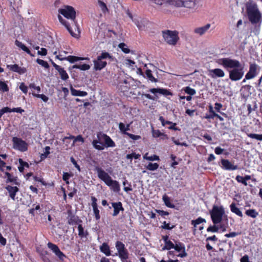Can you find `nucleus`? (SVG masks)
Instances as JSON below:
<instances>
[{
  "mask_svg": "<svg viewBox=\"0 0 262 262\" xmlns=\"http://www.w3.org/2000/svg\"><path fill=\"white\" fill-rule=\"evenodd\" d=\"M58 12L62 14L66 18L69 19L71 21V24L64 20L60 15H58V18L59 21L67 29L71 35L74 37H76V34L72 31L70 25L77 26L76 21V12L74 9L70 6H65L63 8L59 9Z\"/></svg>",
  "mask_w": 262,
  "mask_h": 262,
  "instance_id": "f257e3e1",
  "label": "nucleus"
},
{
  "mask_svg": "<svg viewBox=\"0 0 262 262\" xmlns=\"http://www.w3.org/2000/svg\"><path fill=\"white\" fill-rule=\"evenodd\" d=\"M246 13L249 21L255 27L259 28L262 23V14L256 4L246 5Z\"/></svg>",
  "mask_w": 262,
  "mask_h": 262,
  "instance_id": "f03ea898",
  "label": "nucleus"
},
{
  "mask_svg": "<svg viewBox=\"0 0 262 262\" xmlns=\"http://www.w3.org/2000/svg\"><path fill=\"white\" fill-rule=\"evenodd\" d=\"M209 214L213 224H222L223 223L227 225L228 227V219L225 214V210L223 206L213 205L212 209L209 211Z\"/></svg>",
  "mask_w": 262,
  "mask_h": 262,
  "instance_id": "7ed1b4c3",
  "label": "nucleus"
},
{
  "mask_svg": "<svg viewBox=\"0 0 262 262\" xmlns=\"http://www.w3.org/2000/svg\"><path fill=\"white\" fill-rule=\"evenodd\" d=\"M108 59L110 61H113L114 58L106 52H102L101 54L97 57V59L93 61L94 62V70L95 71H100L105 68L107 64L106 61L104 60Z\"/></svg>",
  "mask_w": 262,
  "mask_h": 262,
  "instance_id": "20e7f679",
  "label": "nucleus"
},
{
  "mask_svg": "<svg viewBox=\"0 0 262 262\" xmlns=\"http://www.w3.org/2000/svg\"><path fill=\"white\" fill-rule=\"evenodd\" d=\"M179 33L177 31L169 30L162 31V35L164 40L169 45H175L178 42L179 37Z\"/></svg>",
  "mask_w": 262,
  "mask_h": 262,
  "instance_id": "39448f33",
  "label": "nucleus"
},
{
  "mask_svg": "<svg viewBox=\"0 0 262 262\" xmlns=\"http://www.w3.org/2000/svg\"><path fill=\"white\" fill-rule=\"evenodd\" d=\"M13 146L15 149L24 152L28 149L27 143L21 139L17 137H13L12 139Z\"/></svg>",
  "mask_w": 262,
  "mask_h": 262,
  "instance_id": "423d86ee",
  "label": "nucleus"
},
{
  "mask_svg": "<svg viewBox=\"0 0 262 262\" xmlns=\"http://www.w3.org/2000/svg\"><path fill=\"white\" fill-rule=\"evenodd\" d=\"M244 68L230 69V80L238 81L242 78L244 74Z\"/></svg>",
  "mask_w": 262,
  "mask_h": 262,
  "instance_id": "0eeeda50",
  "label": "nucleus"
},
{
  "mask_svg": "<svg viewBox=\"0 0 262 262\" xmlns=\"http://www.w3.org/2000/svg\"><path fill=\"white\" fill-rule=\"evenodd\" d=\"M228 227L227 225L222 223L220 224H213V225H210L207 229V232H210L212 233L224 232L226 230Z\"/></svg>",
  "mask_w": 262,
  "mask_h": 262,
  "instance_id": "6e6552de",
  "label": "nucleus"
},
{
  "mask_svg": "<svg viewBox=\"0 0 262 262\" xmlns=\"http://www.w3.org/2000/svg\"><path fill=\"white\" fill-rule=\"evenodd\" d=\"M95 170L97 171L98 178L103 181L105 184L112 179L110 175L101 168L97 166L95 167Z\"/></svg>",
  "mask_w": 262,
  "mask_h": 262,
  "instance_id": "1a4fd4ad",
  "label": "nucleus"
},
{
  "mask_svg": "<svg viewBox=\"0 0 262 262\" xmlns=\"http://www.w3.org/2000/svg\"><path fill=\"white\" fill-rule=\"evenodd\" d=\"M258 66L255 63H250L249 71L246 74V79H251L254 78L257 75Z\"/></svg>",
  "mask_w": 262,
  "mask_h": 262,
  "instance_id": "9d476101",
  "label": "nucleus"
},
{
  "mask_svg": "<svg viewBox=\"0 0 262 262\" xmlns=\"http://www.w3.org/2000/svg\"><path fill=\"white\" fill-rule=\"evenodd\" d=\"M173 249H174L175 250L178 252L182 251L181 253L178 255V256L179 257H185L187 255L185 251V247L184 245L180 242L175 241V244L174 245Z\"/></svg>",
  "mask_w": 262,
  "mask_h": 262,
  "instance_id": "9b49d317",
  "label": "nucleus"
},
{
  "mask_svg": "<svg viewBox=\"0 0 262 262\" xmlns=\"http://www.w3.org/2000/svg\"><path fill=\"white\" fill-rule=\"evenodd\" d=\"M91 200L92 202V206L93 207V210L96 220H99L100 219V215L99 214V210L98 208V205L97 204V200L95 196H92Z\"/></svg>",
  "mask_w": 262,
  "mask_h": 262,
  "instance_id": "f8f14e48",
  "label": "nucleus"
},
{
  "mask_svg": "<svg viewBox=\"0 0 262 262\" xmlns=\"http://www.w3.org/2000/svg\"><path fill=\"white\" fill-rule=\"evenodd\" d=\"M7 67L8 69H9L10 70L17 72L19 73V74H23L25 73L27 71L26 68H21L18 66V65L15 64H8L7 66Z\"/></svg>",
  "mask_w": 262,
  "mask_h": 262,
  "instance_id": "ddd939ff",
  "label": "nucleus"
},
{
  "mask_svg": "<svg viewBox=\"0 0 262 262\" xmlns=\"http://www.w3.org/2000/svg\"><path fill=\"white\" fill-rule=\"evenodd\" d=\"M115 192L118 193L120 191V186L119 182L116 180H111L106 184Z\"/></svg>",
  "mask_w": 262,
  "mask_h": 262,
  "instance_id": "4468645a",
  "label": "nucleus"
},
{
  "mask_svg": "<svg viewBox=\"0 0 262 262\" xmlns=\"http://www.w3.org/2000/svg\"><path fill=\"white\" fill-rule=\"evenodd\" d=\"M149 91L153 94L159 93L164 96L172 95V94L169 90L161 88L150 89Z\"/></svg>",
  "mask_w": 262,
  "mask_h": 262,
  "instance_id": "2eb2a0df",
  "label": "nucleus"
},
{
  "mask_svg": "<svg viewBox=\"0 0 262 262\" xmlns=\"http://www.w3.org/2000/svg\"><path fill=\"white\" fill-rule=\"evenodd\" d=\"M112 206L114 208V212L113 213V216H117L120 210L123 211L124 208L122 207V204L121 202H113L112 203Z\"/></svg>",
  "mask_w": 262,
  "mask_h": 262,
  "instance_id": "dca6fc26",
  "label": "nucleus"
},
{
  "mask_svg": "<svg viewBox=\"0 0 262 262\" xmlns=\"http://www.w3.org/2000/svg\"><path fill=\"white\" fill-rule=\"evenodd\" d=\"M209 75L213 78L216 77H223L224 76V72L220 69H215L209 71Z\"/></svg>",
  "mask_w": 262,
  "mask_h": 262,
  "instance_id": "f3484780",
  "label": "nucleus"
},
{
  "mask_svg": "<svg viewBox=\"0 0 262 262\" xmlns=\"http://www.w3.org/2000/svg\"><path fill=\"white\" fill-rule=\"evenodd\" d=\"M68 213V222L70 225H73L74 224L77 223L78 221V217L75 216L72 212L71 210H68L67 211Z\"/></svg>",
  "mask_w": 262,
  "mask_h": 262,
  "instance_id": "a211bd4d",
  "label": "nucleus"
},
{
  "mask_svg": "<svg viewBox=\"0 0 262 262\" xmlns=\"http://www.w3.org/2000/svg\"><path fill=\"white\" fill-rule=\"evenodd\" d=\"M6 189L9 192L10 197L14 200L15 199L16 192L19 190L18 187L16 186L8 185L6 187Z\"/></svg>",
  "mask_w": 262,
  "mask_h": 262,
  "instance_id": "6ab92c4d",
  "label": "nucleus"
},
{
  "mask_svg": "<svg viewBox=\"0 0 262 262\" xmlns=\"http://www.w3.org/2000/svg\"><path fill=\"white\" fill-rule=\"evenodd\" d=\"M102 136L105 142V144H104L105 146L106 147H114L116 146L115 142L108 136L103 134Z\"/></svg>",
  "mask_w": 262,
  "mask_h": 262,
  "instance_id": "aec40b11",
  "label": "nucleus"
},
{
  "mask_svg": "<svg viewBox=\"0 0 262 262\" xmlns=\"http://www.w3.org/2000/svg\"><path fill=\"white\" fill-rule=\"evenodd\" d=\"M210 27V24H208L204 26L195 28L194 30V32L200 35H202L207 32Z\"/></svg>",
  "mask_w": 262,
  "mask_h": 262,
  "instance_id": "412c9836",
  "label": "nucleus"
},
{
  "mask_svg": "<svg viewBox=\"0 0 262 262\" xmlns=\"http://www.w3.org/2000/svg\"><path fill=\"white\" fill-rule=\"evenodd\" d=\"M235 179L238 183H241L244 186H246L248 185L247 181L251 180V177L250 175H246L244 177H243L238 175L236 177Z\"/></svg>",
  "mask_w": 262,
  "mask_h": 262,
  "instance_id": "4be33fe9",
  "label": "nucleus"
},
{
  "mask_svg": "<svg viewBox=\"0 0 262 262\" xmlns=\"http://www.w3.org/2000/svg\"><path fill=\"white\" fill-rule=\"evenodd\" d=\"M133 21L135 23L139 30H143L145 29V20L140 17H137L135 18V20H133Z\"/></svg>",
  "mask_w": 262,
  "mask_h": 262,
  "instance_id": "5701e85b",
  "label": "nucleus"
},
{
  "mask_svg": "<svg viewBox=\"0 0 262 262\" xmlns=\"http://www.w3.org/2000/svg\"><path fill=\"white\" fill-rule=\"evenodd\" d=\"M5 175L7 176V182H12L16 185H19L20 183L17 181V178L16 177H13L12 175L8 172H5Z\"/></svg>",
  "mask_w": 262,
  "mask_h": 262,
  "instance_id": "b1692460",
  "label": "nucleus"
},
{
  "mask_svg": "<svg viewBox=\"0 0 262 262\" xmlns=\"http://www.w3.org/2000/svg\"><path fill=\"white\" fill-rule=\"evenodd\" d=\"M100 251L105 254L106 256L111 255V251L110 247L106 243H103L100 247Z\"/></svg>",
  "mask_w": 262,
  "mask_h": 262,
  "instance_id": "393cba45",
  "label": "nucleus"
},
{
  "mask_svg": "<svg viewBox=\"0 0 262 262\" xmlns=\"http://www.w3.org/2000/svg\"><path fill=\"white\" fill-rule=\"evenodd\" d=\"M92 144L96 149L102 150L104 149L105 145L99 140H94Z\"/></svg>",
  "mask_w": 262,
  "mask_h": 262,
  "instance_id": "a878e982",
  "label": "nucleus"
},
{
  "mask_svg": "<svg viewBox=\"0 0 262 262\" xmlns=\"http://www.w3.org/2000/svg\"><path fill=\"white\" fill-rule=\"evenodd\" d=\"M244 68V65L237 60L230 59V69Z\"/></svg>",
  "mask_w": 262,
  "mask_h": 262,
  "instance_id": "bb28decb",
  "label": "nucleus"
},
{
  "mask_svg": "<svg viewBox=\"0 0 262 262\" xmlns=\"http://www.w3.org/2000/svg\"><path fill=\"white\" fill-rule=\"evenodd\" d=\"M71 94L75 96H85L88 95L87 92L80 91L74 89L72 86L70 88Z\"/></svg>",
  "mask_w": 262,
  "mask_h": 262,
  "instance_id": "cd10ccee",
  "label": "nucleus"
},
{
  "mask_svg": "<svg viewBox=\"0 0 262 262\" xmlns=\"http://www.w3.org/2000/svg\"><path fill=\"white\" fill-rule=\"evenodd\" d=\"M87 58H83V57H77L75 56H69L67 57H65L64 58H63L62 59H66V60H67L69 61L71 63H74L76 61H79V60H83L85 59H87Z\"/></svg>",
  "mask_w": 262,
  "mask_h": 262,
  "instance_id": "c85d7f7f",
  "label": "nucleus"
},
{
  "mask_svg": "<svg viewBox=\"0 0 262 262\" xmlns=\"http://www.w3.org/2000/svg\"><path fill=\"white\" fill-rule=\"evenodd\" d=\"M130 124L131 123L127 124L125 126L124 123L120 122L118 125L119 129L122 134L126 135V133H128L127 131L129 130Z\"/></svg>",
  "mask_w": 262,
  "mask_h": 262,
  "instance_id": "c756f323",
  "label": "nucleus"
},
{
  "mask_svg": "<svg viewBox=\"0 0 262 262\" xmlns=\"http://www.w3.org/2000/svg\"><path fill=\"white\" fill-rule=\"evenodd\" d=\"M166 3L177 7H183V1L182 0H166Z\"/></svg>",
  "mask_w": 262,
  "mask_h": 262,
  "instance_id": "7c9ffc66",
  "label": "nucleus"
},
{
  "mask_svg": "<svg viewBox=\"0 0 262 262\" xmlns=\"http://www.w3.org/2000/svg\"><path fill=\"white\" fill-rule=\"evenodd\" d=\"M162 200L167 207L171 208L175 207V205L171 203L170 198L166 194L163 195Z\"/></svg>",
  "mask_w": 262,
  "mask_h": 262,
  "instance_id": "2f4dec72",
  "label": "nucleus"
},
{
  "mask_svg": "<svg viewBox=\"0 0 262 262\" xmlns=\"http://www.w3.org/2000/svg\"><path fill=\"white\" fill-rule=\"evenodd\" d=\"M230 210L240 217L243 216L242 211L236 206L234 203H232L230 205Z\"/></svg>",
  "mask_w": 262,
  "mask_h": 262,
  "instance_id": "473e14b6",
  "label": "nucleus"
},
{
  "mask_svg": "<svg viewBox=\"0 0 262 262\" xmlns=\"http://www.w3.org/2000/svg\"><path fill=\"white\" fill-rule=\"evenodd\" d=\"M15 44L16 46H17L19 48H21L23 51H24L25 52L27 53L28 54H29L31 56H33L31 54L30 51L21 42H20L17 40H16L15 41Z\"/></svg>",
  "mask_w": 262,
  "mask_h": 262,
  "instance_id": "72a5a7b5",
  "label": "nucleus"
},
{
  "mask_svg": "<svg viewBox=\"0 0 262 262\" xmlns=\"http://www.w3.org/2000/svg\"><path fill=\"white\" fill-rule=\"evenodd\" d=\"M118 255L121 260H124L125 259H128L129 253L126 249L118 252Z\"/></svg>",
  "mask_w": 262,
  "mask_h": 262,
  "instance_id": "f704fd0d",
  "label": "nucleus"
},
{
  "mask_svg": "<svg viewBox=\"0 0 262 262\" xmlns=\"http://www.w3.org/2000/svg\"><path fill=\"white\" fill-rule=\"evenodd\" d=\"M202 223H206L205 219L202 218L201 217H198L197 219L194 220H192L191 222V225L194 226V231L196 230L195 228L198 225H199Z\"/></svg>",
  "mask_w": 262,
  "mask_h": 262,
  "instance_id": "c9c22d12",
  "label": "nucleus"
},
{
  "mask_svg": "<svg viewBox=\"0 0 262 262\" xmlns=\"http://www.w3.org/2000/svg\"><path fill=\"white\" fill-rule=\"evenodd\" d=\"M57 71L59 72L60 78L62 80H66L69 78V75L63 68L60 67Z\"/></svg>",
  "mask_w": 262,
  "mask_h": 262,
  "instance_id": "e433bc0d",
  "label": "nucleus"
},
{
  "mask_svg": "<svg viewBox=\"0 0 262 262\" xmlns=\"http://www.w3.org/2000/svg\"><path fill=\"white\" fill-rule=\"evenodd\" d=\"M78 235L81 237H86L88 234L86 231H84L82 225L79 224L78 226Z\"/></svg>",
  "mask_w": 262,
  "mask_h": 262,
  "instance_id": "4c0bfd02",
  "label": "nucleus"
},
{
  "mask_svg": "<svg viewBox=\"0 0 262 262\" xmlns=\"http://www.w3.org/2000/svg\"><path fill=\"white\" fill-rule=\"evenodd\" d=\"M48 247L52 251L53 253H55V254L56 255L59 252L60 250L58 247L53 243H48Z\"/></svg>",
  "mask_w": 262,
  "mask_h": 262,
  "instance_id": "58836bf2",
  "label": "nucleus"
},
{
  "mask_svg": "<svg viewBox=\"0 0 262 262\" xmlns=\"http://www.w3.org/2000/svg\"><path fill=\"white\" fill-rule=\"evenodd\" d=\"M245 213L247 216L252 218H255L258 215V212L253 209L247 210Z\"/></svg>",
  "mask_w": 262,
  "mask_h": 262,
  "instance_id": "ea45409f",
  "label": "nucleus"
},
{
  "mask_svg": "<svg viewBox=\"0 0 262 262\" xmlns=\"http://www.w3.org/2000/svg\"><path fill=\"white\" fill-rule=\"evenodd\" d=\"M72 69H78L82 71H85L90 69V66L87 64H75L72 66Z\"/></svg>",
  "mask_w": 262,
  "mask_h": 262,
  "instance_id": "a19ab883",
  "label": "nucleus"
},
{
  "mask_svg": "<svg viewBox=\"0 0 262 262\" xmlns=\"http://www.w3.org/2000/svg\"><path fill=\"white\" fill-rule=\"evenodd\" d=\"M152 135L153 137L157 138L160 137L161 136L165 137V139H168V137L167 135H165L163 133H162L159 130H155L154 129H152Z\"/></svg>",
  "mask_w": 262,
  "mask_h": 262,
  "instance_id": "79ce46f5",
  "label": "nucleus"
},
{
  "mask_svg": "<svg viewBox=\"0 0 262 262\" xmlns=\"http://www.w3.org/2000/svg\"><path fill=\"white\" fill-rule=\"evenodd\" d=\"M18 162L19 163V166H18V168L20 172L24 171L25 167H29L28 163L26 162H24L21 159H19Z\"/></svg>",
  "mask_w": 262,
  "mask_h": 262,
  "instance_id": "37998d69",
  "label": "nucleus"
},
{
  "mask_svg": "<svg viewBox=\"0 0 262 262\" xmlns=\"http://www.w3.org/2000/svg\"><path fill=\"white\" fill-rule=\"evenodd\" d=\"M115 247L118 251V253L126 249L125 245L120 241H117L115 243Z\"/></svg>",
  "mask_w": 262,
  "mask_h": 262,
  "instance_id": "c03bdc74",
  "label": "nucleus"
},
{
  "mask_svg": "<svg viewBox=\"0 0 262 262\" xmlns=\"http://www.w3.org/2000/svg\"><path fill=\"white\" fill-rule=\"evenodd\" d=\"M158 167L159 164L157 163H149L146 166V168L151 171H154L155 170H157L158 168Z\"/></svg>",
  "mask_w": 262,
  "mask_h": 262,
  "instance_id": "a18cd8bd",
  "label": "nucleus"
},
{
  "mask_svg": "<svg viewBox=\"0 0 262 262\" xmlns=\"http://www.w3.org/2000/svg\"><path fill=\"white\" fill-rule=\"evenodd\" d=\"M183 90L185 92V93L190 95L193 96L195 94L196 91L194 89L191 88L189 86H186L183 89Z\"/></svg>",
  "mask_w": 262,
  "mask_h": 262,
  "instance_id": "49530a36",
  "label": "nucleus"
},
{
  "mask_svg": "<svg viewBox=\"0 0 262 262\" xmlns=\"http://www.w3.org/2000/svg\"><path fill=\"white\" fill-rule=\"evenodd\" d=\"M118 47L125 53H129L130 50L127 48V45L124 43H120L118 45Z\"/></svg>",
  "mask_w": 262,
  "mask_h": 262,
  "instance_id": "de8ad7c7",
  "label": "nucleus"
},
{
  "mask_svg": "<svg viewBox=\"0 0 262 262\" xmlns=\"http://www.w3.org/2000/svg\"><path fill=\"white\" fill-rule=\"evenodd\" d=\"M32 95L35 97L41 99L45 102H47L49 100L48 97L43 94H39L33 93Z\"/></svg>",
  "mask_w": 262,
  "mask_h": 262,
  "instance_id": "09e8293b",
  "label": "nucleus"
},
{
  "mask_svg": "<svg viewBox=\"0 0 262 262\" xmlns=\"http://www.w3.org/2000/svg\"><path fill=\"white\" fill-rule=\"evenodd\" d=\"M174 245V244L172 242L169 241V242H168L167 243H166L165 244V246L162 248V250H169L173 248Z\"/></svg>",
  "mask_w": 262,
  "mask_h": 262,
  "instance_id": "8fccbe9b",
  "label": "nucleus"
},
{
  "mask_svg": "<svg viewBox=\"0 0 262 262\" xmlns=\"http://www.w3.org/2000/svg\"><path fill=\"white\" fill-rule=\"evenodd\" d=\"M195 3L192 1H183V7L186 8H192L194 7Z\"/></svg>",
  "mask_w": 262,
  "mask_h": 262,
  "instance_id": "3c124183",
  "label": "nucleus"
},
{
  "mask_svg": "<svg viewBox=\"0 0 262 262\" xmlns=\"http://www.w3.org/2000/svg\"><path fill=\"white\" fill-rule=\"evenodd\" d=\"M248 136L252 139H255L257 140L262 141V134H248Z\"/></svg>",
  "mask_w": 262,
  "mask_h": 262,
  "instance_id": "603ef678",
  "label": "nucleus"
},
{
  "mask_svg": "<svg viewBox=\"0 0 262 262\" xmlns=\"http://www.w3.org/2000/svg\"><path fill=\"white\" fill-rule=\"evenodd\" d=\"M0 90L3 92H6L9 91V88L7 84L2 81H0Z\"/></svg>",
  "mask_w": 262,
  "mask_h": 262,
  "instance_id": "864d4df0",
  "label": "nucleus"
},
{
  "mask_svg": "<svg viewBox=\"0 0 262 262\" xmlns=\"http://www.w3.org/2000/svg\"><path fill=\"white\" fill-rule=\"evenodd\" d=\"M145 74L148 78L152 82H156L157 79L152 76L151 71L150 70H147Z\"/></svg>",
  "mask_w": 262,
  "mask_h": 262,
  "instance_id": "5fc2aeb1",
  "label": "nucleus"
},
{
  "mask_svg": "<svg viewBox=\"0 0 262 262\" xmlns=\"http://www.w3.org/2000/svg\"><path fill=\"white\" fill-rule=\"evenodd\" d=\"M36 62L38 64L41 65V66L44 67L45 69H48L49 68V65L48 63V62L46 61H44L42 59H37Z\"/></svg>",
  "mask_w": 262,
  "mask_h": 262,
  "instance_id": "6e6d98bb",
  "label": "nucleus"
},
{
  "mask_svg": "<svg viewBox=\"0 0 262 262\" xmlns=\"http://www.w3.org/2000/svg\"><path fill=\"white\" fill-rule=\"evenodd\" d=\"M141 155L140 154H137L135 152H133L132 154H128L126 155V158L127 159L132 160L133 158L135 159H138L140 157Z\"/></svg>",
  "mask_w": 262,
  "mask_h": 262,
  "instance_id": "4d7b16f0",
  "label": "nucleus"
},
{
  "mask_svg": "<svg viewBox=\"0 0 262 262\" xmlns=\"http://www.w3.org/2000/svg\"><path fill=\"white\" fill-rule=\"evenodd\" d=\"M50 147L49 146H46L45 147V152L43 154H42L40 156V158L41 159H44L48 157V156L50 154Z\"/></svg>",
  "mask_w": 262,
  "mask_h": 262,
  "instance_id": "13d9d810",
  "label": "nucleus"
},
{
  "mask_svg": "<svg viewBox=\"0 0 262 262\" xmlns=\"http://www.w3.org/2000/svg\"><path fill=\"white\" fill-rule=\"evenodd\" d=\"M174 227V225H172V226H170L169 223H167L165 221L163 222V225L161 226V228L163 229H167V230H171L173 229Z\"/></svg>",
  "mask_w": 262,
  "mask_h": 262,
  "instance_id": "bf43d9fd",
  "label": "nucleus"
},
{
  "mask_svg": "<svg viewBox=\"0 0 262 262\" xmlns=\"http://www.w3.org/2000/svg\"><path fill=\"white\" fill-rule=\"evenodd\" d=\"M211 114L209 115H206L205 117L206 119H213L214 117H216V116H217V114L215 113L213 111H212V108L211 107H210Z\"/></svg>",
  "mask_w": 262,
  "mask_h": 262,
  "instance_id": "052dcab7",
  "label": "nucleus"
},
{
  "mask_svg": "<svg viewBox=\"0 0 262 262\" xmlns=\"http://www.w3.org/2000/svg\"><path fill=\"white\" fill-rule=\"evenodd\" d=\"M68 53V52L66 51H61L59 53V54L56 55V58L60 60H66V59H62L63 58H64L66 57V56H64L63 54H66Z\"/></svg>",
  "mask_w": 262,
  "mask_h": 262,
  "instance_id": "680f3d73",
  "label": "nucleus"
},
{
  "mask_svg": "<svg viewBox=\"0 0 262 262\" xmlns=\"http://www.w3.org/2000/svg\"><path fill=\"white\" fill-rule=\"evenodd\" d=\"M76 142H80L81 143H83L84 139L81 135H78L76 137H75L74 140H73V143L72 144V146H74Z\"/></svg>",
  "mask_w": 262,
  "mask_h": 262,
  "instance_id": "e2e57ef3",
  "label": "nucleus"
},
{
  "mask_svg": "<svg viewBox=\"0 0 262 262\" xmlns=\"http://www.w3.org/2000/svg\"><path fill=\"white\" fill-rule=\"evenodd\" d=\"M126 135L133 140H137L141 138V137L139 135H135L134 134H130L129 133H126Z\"/></svg>",
  "mask_w": 262,
  "mask_h": 262,
  "instance_id": "0e129e2a",
  "label": "nucleus"
},
{
  "mask_svg": "<svg viewBox=\"0 0 262 262\" xmlns=\"http://www.w3.org/2000/svg\"><path fill=\"white\" fill-rule=\"evenodd\" d=\"M98 4L103 12H105L106 11H107V7L104 3L101 1H98Z\"/></svg>",
  "mask_w": 262,
  "mask_h": 262,
  "instance_id": "69168bd1",
  "label": "nucleus"
},
{
  "mask_svg": "<svg viewBox=\"0 0 262 262\" xmlns=\"http://www.w3.org/2000/svg\"><path fill=\"white\" fill-rule=\"evenodd\" d=\"M71 175L68 172H63V176H62V179L63 181H64L67 184L69 183V179L70 178Z\"/></svg>",
  "mask_w": 262,
  "mask_h": 262,
  "instance_id": "338daca9",
  "label": "nucleus"
},
{
  "mask_svg": "<svg viewBox=\"0 0 262 262\" xmlns=\"http://www.w3.org/2000/svg\"><path fill=\"white\" fill-rule=\"evenodd\" d=\"M19 89L24 93L26 94L27 93L28 87L24 83H21L19 85Z\"/></svg>",
  "mask_w": 262,
  "mask_h": 262,
  "instance_id": "774afa93",
  "label": "nucleus"
}]
</instances>
